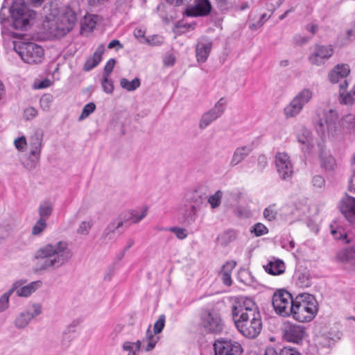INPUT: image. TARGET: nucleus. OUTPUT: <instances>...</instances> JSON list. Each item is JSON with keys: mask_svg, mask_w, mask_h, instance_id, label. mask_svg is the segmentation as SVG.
Masks as SVG:
<instances>
[{"mask_svg": "<svg viewBox=\"0 0 355 355\" xmlns=\"http://www.w3.org/2000/svg\"><path fill=\"white\" fill-rule=\"evenodd\" d=\"M232 317L236 329L245 337L254 338L260 334L262 329L261 318L252 300L237 297L232 306Z\"/></svg>", "mask_w": 355, "mask_h": 355, "instance_id": "1", "label": "nucleus"}, {"mask_svg": "<svg viewBox=\"0 0 355 355\" xmlns=\"http://www.w3.org/2000/svg\"><path fill=\"white\" fill-rule=\"evenodd\" d=\"M340 119L336 110L320 107L316 110L315 130L322 140L318 144L321 165L327 170L332 169L335 162L332 157H326L323 154L324 139L327 136L336 137L340 132Z\"/></svg>", "mask_w": 355, "mask_h": 355, "instance_id": "2", "label": "nucleus"}, {"mask_svg": "<svg viewBox=\"0 0 355 355\" xmlns=\"http://www.w3.org/2000/svg\"><path fill=\"white\" fill-rule=\"evenodd\" d=\"M73 256L72 250L65 241L47 243L40 248L35 254L40 270H57L69 262Z\"/></svg>", "mask_w": 355, "mask_h": 355, "instance_id": "3", "label": "nucleus"}, {"mask_svg": "<svg viewBox=\"0 0 355 355\" xmlns=\"http://www.w3.org/2000/svg\"><path fill=\"white\" fill-rule=\"evenodd\" d=\"M76 22V15L69 7L64 8L57 16H46L43 22V29L51 37L59 38L71 31Z\"/></svg>", "mask_w": 355, "mask_h": 355, "instance_id": "4", "label": "nucleus"}, {"mask_svg": "<svg viewBox=\"0 0 355 355\" xmlns=\"http://www.w3.org/2000/svg\"><path fill=\"white\" fill-rule=\"evenodd\" d=\"M350 73L349 66L347 64H338L329 72V79L333 84L339 83L340 97L339 101L344 104H352L354 100L355 91H351L345 94L348 87L347 77Z\"/></svg>", "mask_w": 355, "mask_h": 355, "instance_id": "5", "label": "nucleus"}, {"mask_svg": "<svg viewBox=\"0 0 355 355\" xmlns=\"http://www.w3.org/2000/svg\"><path fill=\"white\" fill-rule=\"evenodd\" d=\"M15 29L26 30L36 17V12L28 9L24 0H15L10 8Z\"/></svg>", "mask_w": 355, "mask_h": 355, "instance_id": "6", "label": "nucleus"}, {"mask_svg": "<svg viewBox=\"0 0 355 355\" xmlns=\"http://www.w3.org/2000/svg\"><path fill=\"white\" fill-rule=\"evenodd\" d=\"M14 49L21 58L28 64H38L44 58L42 47L33 42L15 43Z\"/></svg>", "mask_w": 355, "mask_h": 355, "instance_id": "7", "label": "nucleus"}, {"mask_svg": "<svg viewBox=\"0 0 355 355\" xmlns=\"http://www.w3.org/2000/svg\"><path fill=\"white\" fill-rule=\"evenodd\" d=\"M293 318L300 322H308L311 319V295L308 293L298 294L292 306Z\"/></svg>", "mask_w": 355, "mask_h": 355, "instance_id": "8", "label": "nucleus"}, {"mask_svg": "<svg viewBox=\"0 0 355 355\" xmlns=\"http://www.w3.org/2000/svg\"><path fill=\"white\" fill-rule=\"evenodd\" d=\"M315 336L314 338L316 348L330 347L335 342L341 338V332L337 327L329 328L328 326L315 327Z\"/></svg>", "mask_w": 355, "mask_h": 355, "instance_id": "9", "label": "nucleus"}, {"mask_svg": "<svg viewBox=\"0 0 355 355\" xmlns=\"http://www.w3.org/2000/svg\"><path fill=\"white\" fill-rule=\"evenodd\" d=\"M294 300L290 293L284 289L277 290L272 296V304L275 313L283 317L289 316L292 313Z\"/></svg>", "mask_w": 355, "mask_h": 355, "instance_id": "10", "label": "nucleus"}, {"mask_svg": "<svg viewBox=\"0 0 355 355\" xmlns=\"http://www.w3.org/2000/svg\"><path fill=\"white\" fill-rule=\"evenodd\" d=\"M42 313V306L40 303H33L29 308L19 312L13 321L14 327L18 330L25 329L33 319Z\"/></svg>", "mask_w": 355, "mask_h": 355, "instance_id": "11", "label": "nucleus"}, {"mask_svg": "<svg viewBox=\"0 0 355 355\" xmlns=\"http://www.w3.org/2000/svg\"><path fill=\"white\" fill-rule=\"evenodd\" d=\"M201 324L210 333H220L223 329V322L219 313L212 309H205L201 313Z\"/></svg>", "mask_w": 355, "mask_h": 355, "instance_id": "12", "label": "nucleus"}, {"mask_svg": "<svg viewBox=\"0 0 355 355\" xmlns=\"http://www.w3.org/2000/svg\"><path fill=\"white\" fill-rule=\"evenodd\" d=\"M310 99L311 91L308 89L302 90L284 107V113L286 118H293L300 114Z\"/></svg>", "mask_w": 355, "mask_h": 355, "instance_id": "13", "label": "nucleus"}, {"mask_svg": "<svg viewBox=\"0 0 355 355\" xmlns=\"http://www.w3.org/2000/svg\"><path fill=\"white\" fill-rule=\"evenodd\" d=\"M275 166L279 178L283 180H290L294 173L293 164L290 156L284 152L275 155Z\"/></svg>", "mask_w": 355, "mask_h": 355, "instance_id": "14", "label": "nucleus"}, {"mask_svg": "<svg viewBox=\"0 0 355 355\" xmlns=\"http://www.w3.org/2000/svg\"><path fill=\"white\" fill-rule=\"evenodd\" d=\"M226 100L224 98H220L209 111L205 112L200 121H199V128L201 130L205 129L208 127L213 121L216 120L218 118L222 116L225 110Z\"/></svg>", "mask_w": 355, "mask_h": 355, "instance_id": "15", "label": "nucleus"}, {"mask_svg": "<svg viewBox=\"0 0 355 355\" xmlns=\"http://www.w3.org/2000/svg\"><path fill=\"white\" fill-rule=\"evenodd\" d=\"M26 281L23 279L17 280L15 282L10 290L12 293H15L18 297H28L37 290L40 288L42 286L41 281H34L25 284Z\"/></svg>", "mask_w": 355, "mask_h": 355, "instance_id": "16", "label": "nucleus"}, {"mask_svg": "<svg viewBox=\"0 0 355 355\" xmlns=\"http://www.w3.org/2000/svg\"><path fill=\"white\" fill-rule=\"evenodd\" d=\"M282 335L285 340L294 343L301 342L305 335L304 328L291 322H285L282 327Z\"/></svg>", "mask_w": 355, "mask_h": 355, "instance_id": "17", "label": "nucleus"}, {"mask_svg": "<svg viewBox=\"0 0 355 355\" xmlns=\"http://www.w3.org/2000/svg\"><path fill=\"white\" fill-rule=\"evenodd\" d=\"M338 209L344 218L351 224H355V198L345 195L338 203Z\"/></svg>", "mask_w": 355, "mask_h": 355, "instance_id": "18", "label": "nucleus"}, {"mask_svg": "<svg viewBox=\"0 0 355 355\" xmlns=\"http://www.w3.org/2000/svg\"><path fill=\"white\" fill-rule=\"evenodd\" d=\"M214 347L215 355H238L242 352L240 344L231 340H216Z\"/></svg>", "mask_w": 355, "mask_h": 355, "instance_id": "19", "label": "nucleus"}, {"mask_svg": "<svg viewBox=\"0 0 355 355\" xmlns=\"http://www.w3.org/2000/svg\"><path fill=\"white\" fill-rule=\"evenodd\" d=\"M124 224V220L119 218L108 224L103 230L101 239L103 243L115 241L122 232L121 227Z\"/></svg>", "mask_w": 355, "mask_h": 355, "instance_id": "20", "label": "nucleus"}, {"mask_svg": "<svg viewBox=\"0 0 355 355\" xmlns=\"http://www.w3.org/2000/svg\"><path fill=\"white\" fill-rule=\"evenodd\" d=\"M211 10V4L209 0H194L193 6L186 9V14L189 17L206 16Z\"/></svg>", "mask_w": 355, "mask_h": 355, "instance_id": "21", "label": "nucleus"}, {"mask_svg": "<svg viewBox=\"0 0 355 355\" xmlns=\"http://www.w3.org/2000/svg\"><path fill=\"white\" fill-rule=\"evenodd\" d=\"M334 49L331 45H317L312 55V64L322 65L333 55Z\"/></svg>", "mask_w": 355, "mask_h": 355, "instance_id": "22", "label": "nucleus"}, {"mask_svg": "<svg viewBox=\"0 0 355 355\" xmlns=\"http://www.w3.org/2000/svg\"><path fill=\"white\" fill-rule=\"evenodd\" d=\"M212 48L210 40L202 37L197 43L196 47V56L198 62L203 63L207 60Z\"/></svg>", "mask_w": 355, "mask_h": 355, "instance_id": "23", "label": "nucleus"}, {"mask_svg": "<svg viewBox=\"0 0 355 355\" xmlns=\"http://www.w3.org/2000/svg\"><path fill=\"white\" fill-rule=\"evenodd\" d=\"M43 131L40 129L35 130L31 135L28 144L31 152L41 154L43 145Z\"/></svg>", "mask_w": 355, "mask_h": 355, "instance_id": "24", "label": "nucleus"}, {"mask_svg": "<svg viewBox=\"0 0 355 355\" xmlns=\"http://www.w3.org/2000/svg\"><path fill=\"white\" fill-rule=\"evenodd\" d=\"M251 151L252 148L249 146L236 148L231 158L230 166H235L241 163L250 155Z\"/></svg>", "mask_w": 355, "mask_h": 355, "instance_id": "25", "label": "nucleus"}, {"mask_svg": "<svg viewBox=\"0 0 355 355\" xmlns=\"http://www.w3.org/2000/svg\"><path fill=\"white\" fill-rule=\"evenodd\" d=\"M105 47L103 44L99 45L96 49L95 52L92 57L89 58L84 65V69L85 71H90L95 67H96L102 59V55L104 53Z\"/></svg>", "mask_w": 355, "mask_h": 355, "instance_id": "26", "label": "nucleus"}, {"mask_svg": "<svg viewBox=\"0 0 355 355\" xmlns=\"http://www.w3.org/2000/svg\"><path fill=\"white\" fill-rule=\"evenodd\" d=\"M263 267L265 270L272 275H279L285 271V264L280 259H272Z\"/></svg>", "mask_w": 355, "mask_h": 355, "instance_id": "27", "label": "nucleus"}, {"mask_svg": "<svg viewBox=\"0 0 355 355\" xmlns=\"http://www.w3.org/2000/svg\"><path fill=\"white\" fill-rule=\"evenodd\" d=\"M331 234L334 239L340 240L343 244H354L355 243V238L347 234L345 230L341 227L333 228L331 227Z\"/></svg>", "mask_w": 355, "mask_h": 355, "instance_id": "28", "label": "nucleus"}, {"mask_svg": "<svg viewBox=\"0 0 355 355\" xmlns=\"http://www.w3.org/2000/svg\"><path fill=\"white\" fill-rule=\"evenodd\" d=\"M53 211V203L49 200L40 202L38 206V214L41 219L47 220Z\"/></svg>", "mask_w": 355, "mask_h": 355, "instance_id": "29", "label": "nucleus"}, {"mask_svg": "<svg viewBox=\"0 0 355 355\" xmlns=\"http://www.w3.org/2000/svg\"><path fill=\"white\" fill-rule=\"evenodd\" d=\"M236 265V261H230L223 265L222 270L220 272V275L223 282L226 286H230L232 284L231 273L232 270Z\"/></svg>", "mask_w": 355, "mask_h": 355, "instance_id": "30", "label": "nucleus"}, {"mask_svg": "<svg viewBox=\"0 0 355 355\" xmlns=\"http://www.w3.org/2000/svg\"><path fill=\"white\" fill-rule=\"evenodd\" d=\"M158 339L159 338L155 336L153 332L148 328L146 331V336L141 340V347L146 352H150L155 348Z\"/></svg>", "mask_w": 355, "mask_h": 355, "instance_id": "31", "label": "nucleus"}, {"mask_svg": "<svg viewBox=\"0 0 355 355\" xmlns=\"http://www.w3.org/2000/svg\"><path fill=\"white\" fill-rule=\"evenodd\" d=\"M352 245V247L344 248L337 253L336 259L338 261L347 263L355 259V243Z\"/></svg>", "mask_w": 355, "mask_h": 355, "instance_id": "32", "label": "nucleus"}, {"mask_svg": "<svg viewBox=\"0 0 355 355\" xmlns=\"http://www.w3.org/2000/svg\"><path fill=\"white\" fill-rule=\"evenodd\" d=\"M297 139L299 143H300L302 146V150L304 152V156L309 155L310 154V140L311 136L309 130L307 129H302V132L300 133L297 136Z\"/></svg>", "mask_w": 355, "mask_h": 355, "instance_id": "33", "label": "nucleus"}, {"mask_svg": "<svg viewBox=\"0 0 355 355\" xmlns=\"http://www.w3.org/2000/svg\"><path fill=\"white\" fill-rule=\"evenodd\" d=\"M148 213L147 207H143L140 209H131L128 211V216L123 220H131L133 223H137L146 217Z\"/></svg>", "mask_w": 355, "mask_h": 355, "instance_id": "34", "label": "nucleus"}, {"mask_svg": "<svg viewBox=\"0 0 355 355\" xmlns=\"http://www.w3.org/2000/svg\"><path fill=\"white\" fill-rule=\"evenodd\" d=\"M40 155L29 150L26 158L22 162L24 167L28 171L35 168L40 161Z\"/></svg>", "mask_w": 355, "mask_h": 355, "instance_id": "35", "label": "nucleus"}, {"mask_svg": "<svg viewBox=\"0 0 355 355\" xmlns=\"http://www.w3.org/2000/svg\"><path fill=\"white\" fill-rule=\"evenodd\" d=\"M141 349V341L137 340L135 342L125 341L122 345V349L127 352V355H139Z\"/></svg>", "mask_w": 355, "mask_h": 355, "instance_id": "36", "label": "nucleus"}, {"mask_svg": "<svg viewBox=\"0 0 355 355\" xmlns=\"http://www.w3.org/2000/svg\"><path fill=\"white\" fill-rule=\"evenodd\" d=\"M141 81L139 78L129 80L125 78L120 80V86L128 92H133L140 87Z\"/></svg>", "mask_w": 355, "mask_h": 355, "instance_id": "37", "label": "nucleus"}, {"mask_svg": "<svg viewBox=\"0 0 355 355\" xmlns=\"http://www.w3.org/2000/svg\"><path fill=\"white\" fill-rule=\"evenodd\" d=\"M98 21V17L97 15L92 14L86 15L82 23V29L87 31H93Z\"/></svg>", "mask_w": 355, "mask_h": 355, "instance_id": "38", "label": "nucleus"}, {"mask_svg": "<svg viewBox=\"0 0 355 355\" xmlns=\"http://www.w3.org/2000/svg\"><path fill=\"white\" fill-rule=\"evenodd\" d=\"M183 215L185 223L188 224L193 223L197 218V209L196 206L193 205L188 206Z\"/></svg>", "mask_w": 355, "mask_h": 355, "instance_id": "39", "label": "nucleus"}, {"mask_svg": "<svg viewBox=\"0 0 355 355\" xmlns=\"http://www.w3.org/2000/svg\"><path fill=\"white\" fill-rule=\"evenodd\" d=\"M264 355H300V354L295 349L285 347L280 350L279 353H277L273 348H268L266 350Z\"/></svg>", "mask_w": 355, "mask_h": 355, "instance_id": "40", "label": "nucleus"}, {"mask_svg": "<svg viewBox=\"0 0 355 355\" xmlns=\"http://www.w3.org/2000/svg\"><path fill=\"white\" fill-rule=\"evenodd\" d=\"M236 233L233 230H227L218 236V241L222 245H227L236 239Z\"/></svg>", "mask_w": 355, "mask_h": 355, "instance_id": "41", "label": "nucleus"}, {"mask_svg": "<svg viewBox=\"0 0 355 355\" xmlns=\"http://www.w3.org/2000/svg\"><path fill=\"white\" fill-rule=\"evenodd\" d=\"M10 290H8L0 296V313L5 312L10 306Z\"/></svg>", "mask_w": 355, "mask_h": 355, "instance_id": "42", "label": "nucleus"}, {"mask_svg": "<svg viewBox=\"0 0 355 355\" xmlns=\"http://www.w3.org/2000/svg\"><path fill=\"white\" fill-rule=\"evenodd\" d=\"M46 227V220L39 218L33 226L31 233L33 236H39L44 231Z\"/></svg>", "mask_w": 355, "mask_h": 355, "instance_id": "43", "label": "nucleus"}, {"mask_svg": "<svg viewBox=\"0 0 355 355\" xmlns=\"http://www.w3.org/2000/svg\"><path fill=\"white\" fill-rule=\"evenodd\" d=\"M222 197L223 192L220 190L217 191L213 195L209 196L208 198V202L212 209H216L220 206Z\"/></svg>", "mask_w": 355, "mask_h": 355, "instance_id": "44", "label": "nucleus"}, {"mask_svg": "<svg viewBox=\"0 0 355 355\" xmlns=\"http://www.w3.org/2000/svg\"><path fill=\"white\" fill-rule=\"evenodd\" d=\"M101 85L103 87V90L106 94H112L114 87L113 81L111 78H110V76H103L101 81Z\"/></svg>", "mask_w": 355, "mask_h": 355, "instance_id": "45", "label": "nucleus"}, {"mask_svg": "<svg viewBox=\"0 0 355 355\" xmlns=\"http://www.w3.org/2000/svg\"><path fill=\"white\" fill-rule=\"evenodd\" d=\"M93 226L92 220H83L77 229V233L81 235H87Z\"/></svg>", "mask_w": 355, "mask_h": 355, "instance_id": "46", "label": "nucleus"}, {"mask_svg": "<svg viewBox=\"0 0 355 355\" xmlns=\"http://www.w3.org/2000/svg\"><path fill=\"white\" fill-rule=\"evenodd\" d=\"M96 110V105L94 103H89L86 104L82 111L81 114L80 115L78 120L83 121V119H86L93 113Z\"/></svg>", "mask_w": 355, "mask_h": 355, "instance_id": "47", "label": "nucleus"}, {"mask_svg": "<svg viewBox=\"0 0 355 355\" xmlns=\"http://www.w3.org/2000/svg\"><path fill=\"white\" fill-rule=\"evenodd\" d=\"M164 43V38L158 35H151L145 39V44L150 46H158Z\"/></svg>", "mask_w": 355, "mask_h": 355, "instance_id": "48", "label": "nucleus"}, {"mask_svg": "<svg viewBox=\"0 0 355 355\" xmlns=\"http://www.w3.org/2000/svg\"><path fill=\"white\" fill-rule=\"evenodd\" d=\"M263 216L269 221H272L276 218L277 211L275 209V205H270L264 209Z\"/></svg>", "mask_w": 355, "mask_h": 355, "instance_id": "49", "label": "nucleus"}, {"mask_svg": "<svg viewBox=\"0 0 355 355\" xmlns=\"http://www.w3.org/2000/svg\"><path fill=\"white\" fill-rule=\"evenodd\" d=\"M251 232L257 236H260L268 233V228L263 224L258 223L252 227Z\"/></svg>", "mask_w": 355, "mask_h": 355, "instance_id": "50", "label": "nucleus"}, {"mask_svg": "<svg viewBox=\"0 0 355 355\" xmlns=\"http://www.w3.org/2000/svg\"><path fill=\"white\" fill-rule=\"evenodd\" d=\"M165 316L164 315H159L158 320L155 322L153 327L154 334H159L164 327Z\"/></svg>", "mask_w": 355, "mask_h": 355, "instance_id": "51", "label": "nucleus"}, {"mask_svg": "<svg viewBox=\"0 0 355 355\" xmlns=\"http://www.w3.org/2000/svg\"><path fill=\"white\" fill-rule=\"evenodd\" d=\"M14 145L19 151H24L28 145L26 139L24 136L16 138L14 140Z\"/></svg>", "mask_w": 355, "mask_h": 355, "instance_id": "52", "label": "nucleus"}, {"mask_svg": "<svg viewBox=\"0 0 355 355\" xmlns=\"http://www.w3.org/2000/svg\"><path fill=\"white\" fill-rule=\"evenodd\" d=\"M169 231L174 233L175 234L176 237L181 240L187 238V236L188 235L187 230L184 228H182V227H171L169 229Z\"/></svg>", "mask_w": 355, "mask_h": 355, "instance_id": "53", "label": "nucleus"}, {"mask_svg": "<svg viewBox=\"0 0 355 355\" xmlns=\"http://www.w3.org/2000/svg\"><path fill=\"white\" fill-rule=\"evenodd\" d=\"M176 61V57L173 53H168L163 58V64L166 67H173Z\"/></svg>", "mask_w": 355, "mask_h": 355, "instance_id": "54", "label": "nucleus"}, {"mask_svg": "<svg viewBox=\"0 0 355 355\" xmlns=\"http://www.w3.org/2000/svg\"><path fill=\"white\" fill-rule=\"evenodd\" d=\"M293 40L295 44L303 46L309 42V37L299 33L293 37Z\"/></svg>", "mask_w": 355, "mask_h": 355, "instance_id": "55", "label": "nucleus"}, {"mask_svg": "<svg viewBox=\"0 0 355 355\" xmlns=\"http://www.w3.org/2000/svg\"><path fill=\"white\" fill-rule=\"evenodd\" d=\"M115 63H116L115 60L113 58L110 59L107 62V63L104 67V70H103V76H110V73H112V71L114 67Z\"/></svg>", "mask_w": 355, "mask_h": 355, "instance_id": "56", "label": "nucleus"}, {"mask_svg": "<svg viewBox=\"0 0 355 355\" xmlns=\"http://www.w3.org/2000/svg\"><path fill=\"white\" fill-rule=\"evenodd\" d=\"M297 284L302 288H308L311 284V280L309 276L301 275L298 277Z\"/></svg>", "mask_w": 355, "mask_h": 355, "instance_id": "57", "label": "nucleus"}, {"mask_svg": "<svg viewBox=\"0 0 355 355\" xmlns=\"http://www.w3.org/2000/svg\"><path fill=\"white\" fill-rule=\"evenodd\" d=\"M37 115V110L33 107H29L25 109L24 112V116L26 120H31Z\"/></svg>", "mask_w": 355, "mask_h": 355, "instance_id": "58", "label": "nucleus"}, {"mask_svg": "<svg viewBox=\"0 0 355 355\" xmlns=\"http://www.w3.org/2000/svg\"><path fill=\"white\" fill-rule=\"evenodd\" d=\"M324 179L322 176L316 175L314 176L312 179V184L314 187L318 188H322L324 186Z\"/></svg>", "mask_w": 355, "mask_h": 355, "instance_id": "59", "label": "nucleus"}, {"mask_svg": "<svg viewBox=\"0 0 355 355\" xmlns=\"http://www.w3.org/2000/svg\"><path fill=\"white\" fill-rule=\"evenodd\" d=\"M134 36L141 42L145 43V31L141 28H135L134 31Z\"/></svg>", "mask_w": 355, "mask_h": 355, "instance_id": "60", "label": "nucleus"}, {"mask_svg": "<svg viewBox=\"0 0 355 355\" xmlns=\"http://www.w3.org/2000/svg\"><path fill=\"white\" fill-rule=\"evenodd\" d=\"M50 102L51 98L49 95H44L40 99V105L44 110L49 109Z\"/></svg>", "mask_w": 355, "mask_h": 355, "instance_id": "61", "label": "nucleus"}, {"mask_svg": "<svg viewBox=\"0 0 355 355\" xmlns=\"http://www.w3.org/2000/svg\"><path fill=\"white\" fill-rule=\"evenodd\" d=\"M72 340L71 335L64 333L62 336V345L64 347H67Z\"/></svg>", "mask_w": 355, "mask_h": 355, "instance_id": "62", "label": "nucleus"}, {"mask_svg": "<svg viewBox=\"0 0 355 355\" xmlns=\"http://www.w3.org/2000/svg\"><path fill=\"white\" fill-rule=\"evenodd\" d=\"M347 36L348 40L355 39V21L352 26V28L347 31Z\"/></svg>", "mask_w": 355, "mask_h": 355, "instance_id": "63", "label": "nucleus"}, {"mask_svg": "<svg viewBox=\"0 0 355 355\" xmlns=\"http://www.w3.org/2000/svg\"><path fill=\"white\" fill-rule=\"evenodd\" d=\"M135 242L132 239H129L128 241H127V244L124 247V249L121 252L120 254V259L123 258L125 252L129 250L133 245H134Z\"/></svg>", "mask_w": 355, "mask_h": 355, "instance_id": "64", "label": "nucleus"}]
</instances>
